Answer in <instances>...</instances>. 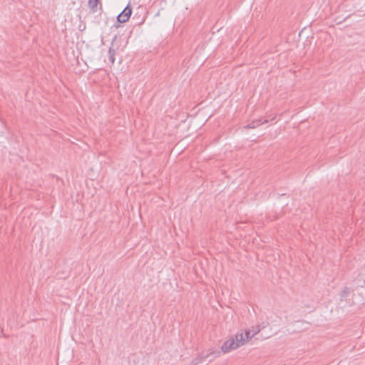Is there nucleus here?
Returning a JSON list of instances; mask_svg holds the SVG:
<instances>
[{
    "mask_svg": "<svg viewBox=\"0 0 365 365\" xmlns=\"http://www.w3.org/2000/svg\"><path fill=\"white\" fill-rule=\"evenodd\" d=\"M242 345H244L243 333H237L235 337H231L223 343L221 351L223 353H228Z\"/></svg>",
    "mask_w": 365,
    "mask_h": 365,
    "instance_id": "obj_1",
    "label": "nucleus"
},
{
    "mask_svg": "<svg viewBox=\"0 0 365 365\" xmlns=\"http://www.w3.org/2000/svg\"><path fill=\"white\" fill-rule=\"evenodd\" d=\"M131 14H132V7L128 4L125 7V9L122 11V12L118 14V16H117V20L120 23H125L129 20Z\"/></svg>",
    "mask_w": 365,
    "mask_h": 365,
    "instance_id": "obj_2",
    "label": "nucleus"
},
{
    "mask_svg": "<svg viewBox=\"0 0 365 365\" xmlns=\"http://www.w3.org/2000/svg\"><path fill=\"white\" fill-rule=\"evenodd\" d=\"M208 351H209V353L207 354L206 355H199L196 358L193 359V360L192 361V365H197L198 364H200L205 359L208 358L210 356H212V354H215L214 357H217V356H220V351H215V350L210 349Z\"/></svg>",
    "mask_w": 365,
    "mask_h": 365,
    "instance_id": "obj_3",
    "label": "nucleus"
},
{
    "mask_svg": "<svg viewBox=\"0 0 365 365\" xmlns=\"http://www.w3.org/2000/svg\"><path fill=\"white\" fill-rule=\"evenodd\" d=\"M268 119H264V118H259L256 120H253L250 123L247 124L245 128H256L263 123H268Z\"/></svg>",
    "mask_w": 365,
    "mask_h": 365,
    "instance_id": "obj_4",
    "label": "nucleus"
},
{
    "mask_svg": "<svg viewBox=\"0 0 365 365\" xmlns=\"http://www.w3.org/2000/svg\"><path fill=\"white\" fill-rule=\"evenodd\" d=\"M88 4L92 13L97 11L98 4H100V8H102L101 0H88Z\"/></svg>",
    "mask_w": 365,
    "mask_h": 365,
    "instance_id": "obj_5",
    "label": "nucleus"
},
{
    "mask_svg": "<svg viewBox=\"0 0 365 365\" xmlns=\"http://www.w3.org/2000/svg\"><path fill=\"white\" fill-rule=\"evenodd\" d=\"M108 58L109 61L111 64H113L115 62V50L113 48V41L111 43V46L109 48L108 51Z\"/></svg>",
    "mask_w": 365,
    "mask_h": 365,
    "instance_id": "obj_6",
    "label": "nucleus"
},
{
    "mask_svg": "<svg viewBox=\"0 0 365 365\" xmlns=\"http://www.w3.org/2000/svg\"><path fill=\"white\" fill-rule=\"evenodd\" d=\"M259 331V329H258L257 331H255L253 334H251V331L250 330H246L245 332V334H243L244 344H245L246 341H247L249 340V339L252 338L255 336V334H256Z\"/></svg>",
    "mask_w": 365,
    "mask_h": 365,
    "instance_id": "obj_7",
    "label": "nucleus"
},
{
    "mask_svg": "<svg viewBox=\"0 0 365 365\" xmlns=\"http://www.w3.org/2000/svg\"><path fill=\"white\" fill-rule=\"evenodd\" d=\"M275 118H276V115H269V116H268V117H267V118H264V119H268V120H269H269H274Z\"/></svg>",
    "mask_w": 365,
    "mask_h": 365,
    "instance_id": "obj_8",
    "label": "nucleus"
},
{
    "mask_svg": "<svg viewBox=\"0 0 365 365\" xmlns=\"http://www.w3.org/2000/svg\"><path fill=\"white\" fill-rule=\"evenodd\" d=\"M213 355V358H211V359H210V361H212V360H213V359L215 358L214 356L215 354H212Z\"/></svg>",
    "mask_w": 365,
    "mask_h": 365,
    "instance_id": "obj_9",
    "label": "nucleus"
},
{
    "mask_svg": "<svg viewBox=\"0 0 365 365\" xmlns=\"http://www.w3.org/2000/svg\"><path fill=\"white\" fill-rule=\"evenodd\" d=\"M213 355V358H211V359H210V361H212V360H213V359L215 358L214 356L215 354H212Z\"/></svg>",
    "mask_w": 365,
    "mask_h": 365,
    "instance_id": "obj_10",
    "label": "nucleus"
}]
</instances>
